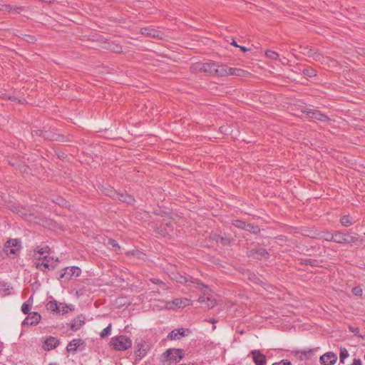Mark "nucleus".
<instances>
[{"mask_svg":"<svg viewBox=\"0 0 365 365\" xmlns=\"http://www.w3.org/2000/svg\"><path fill=\"white\" fill-rule=\"evenodd\" d=\"M168 276L173 280L175 281L178 283L183 284L187 286H190V284H194L195 287L200 291H205L207 289V286L202 282H200L197 279H195L190 275H187L186 273H181L178 271L175 268V265L171 266L167 268Z\"/></svg>","mask_w":365,"mask_h":365,"instance_id":"1","label":"nucleus"},{"mask_svg":"<svg viewBox=\"0 0 365 365\" xmlns=\"http://www.w3.org/2000/svg\"><path fill=\"white\" fill-rule=\"evenodd\" d=\"M185 355V350L182 349H168L160 357V361L164 365H170L171 364H177L184 358Z\"/></svg>","mask_w":365,"mask_h":365,"instance_id":"2","label":"nucleus"},{"mask_svg":"<svg viewBox=\"0 0 365 365\" xmlns=\"http://www.w3.org/2000/svg\"><path fill=\"white\" fill-rule=\"evenodd\" d=\"M110 346L115 350L125 351L131 347L132 341L125 335H119L111 338Z\"/></svg>","mask_w":365,"mask_h":365,"instance_id":"3","label":"nucleus"},{"mask_svg":"<svg viewBox=\"0 0 365 365\" xmlns=\"http://www.w3.org/2000/svg\"><path fill=\"white\" fill-rule=\"evenodd\" d=\"M41 259H42V262H37L36 267L43 272H45V269L43 267L48 270H53L57 267L58 263V258L54 260L53 257L48 256H44L43 258L40 257L39 260Z\"/></svg>","mask_w":365,"mask_h":365,"instance_id":"4","label":"nucleus"},{"mask_svg":"<svg viewBox=\"0 0 365 365\" xmlns=\"http://www.w3.org/2000/svg\"><path fill=\"white\" fill-rule=\"evenodd\" d=\"M21 250V242L18 239H11L6 241L4 251L7 255L17 256Z\"/></svg>","mask_w":365,"mask_h":365,"instance_id":"5","label":"nucleus"},{"mask_svg":"<svg viewBox=\"0 0 365 365\" xmlns=\"http://www.w3.org/2000/svg\"><path fill=\"white\" fill-rule=\"evenodd\" d=\"M331 239L333 242L340 244H353L358 241L357 237L340 232H335L331 236Z\"/></svg>","mask_w":365,"mask_h":365,"instance_id":"6","label":"nucleus"},{"mask_svg":"<svg viewBox=\"0 0 365 365\" xmlns=\"http://www.w3.org/2000/svg\"><path fill=\"white\" fill-rule=\"evenodd\" d=\"M81 270L78 267H66L61 270V273L58 277L59 280L69 281L73 277L80 276Z\"/></svg>","mask_w":365,"mask_h":365,"instance_id":"7","label":"nucleus"},{"mask_svg":"<svg viewBox=\"0 0 365 365\" xmlns=\"http://www.w3.org/2000/svg\"><path fill=\"white\" fill-rule=\"evenodd\" d=\"M248 256L252 257L254 259H256L258 260H262V259H269L270 255L266 249L259 247V248L252 249L250 251V254L248 255Z\"/></svg>","mask_w":365,"mask_h":365,"instance_id":"8","label":"nucleus"},{"mask_svg":"<svg viewBox=\"0 0 365 365\" xmlns=\"http://www.w3.org/2000/svg\"><path fill=\"white\" fill-rule=\"evenodd\" d=\"M140 34L148 37H152L158 39H163L165 37V35L161 31L150 27L142 28L140 29Z\"/></svg>","mask_w":365,"mask_h":365,"instance_id":"9","label":"nucleus"},{"mask_svg":"<svg viewBox=\"0 0 365 365\" xmlns=\"http://www.w3.org/2000/svg\"><path fill=\"white\" fill-rule=\"evenodd\" d=\"M41 319V317L40 314L38 312H32L29 314L28 317L25 318V319L22 322V325H31V326H35L37 324L39 323L40 320Z\"/></svg>","mask_w":365,"mask_h":365,"instance_id":"10","label":"nucleus"},{"mask_svg":"<svg viewBox=\"0 0 365 365\" xmlns=\"http://www.w3.org/2000/svg\"><path fill=\"white\" fill-rule=\"evenodd\" d=\"M59 344V339L53 336H48L44 340L42 348L46 351H50L56 348Z\"/></svg>","mask_w":365,"mask_h":365,"instance_id":"11","label":"nucleus"},{"mask_svg":"<svg viewBox=\"0 0 365 365\" xmlns=\"http://www.w3.org/2000/svg\"><path fill=\"white\" fill-rule=\"evenodd\" d=\"M196 66L200 71L208 73L210 74H215L217 63L214 62H208L198 63Z\"/></svg>","mask_w":365,"mask_h":365,"instance_id":"12","label":"nucleus"},{"mask_svg":"<svg viewBox=\"0 0 365 365\" xmlns=\"http://www.w3.org/2000/svg\"><path fill=\"white\" fill-rule=\"evenodd\" d=\"M337 360V356L334 352H327L321 356V364L324 365H332Z\"/></svg>","mask_w":365,"mask_h":365,"instance_id":"13","label":"nucleus"},{"mask_svg":"<svg viewBox=\"0 0 365 365\" xmlns=\"http://www.w3.org/2000/svg\"><path fill=\"white\" fill-rule=\"evenodd\" d=\"M210 238L217 243H220L223 246L230 245L231 240L226 235H222L219 234H211Z\"/></svg>","mask_w":365,"mask_h":365,"instance_id":"14","label":"nucleus"},{"mask_svg":"<svg viewBox=\"0 0 365 365\" xmlns=\"http://www.w3.org/2000/svg\"><path fill=\"white\" fill-rule=\"evenodd\" d=\"M253 361L255 365H265L266 364V356L265 355L260 353L259 351L253 350L251 351Z\"/></svg>","mask_w":365,"mask_h":365,"instance_id":"15","label":"nucleus"},{"mask_svg":"<svg viewBox=\"0 0 365 365\" xmlns=\"http://www.w3.org/2000/svg\"><path fill=\"white\" fill-rule=\"evenodd\" d=\"M148 350L149 346L145 341H140L136 345L135 354L141 359L146 355Z\"/></svg>","mask_w":365,"mask_h":365,"instance_id":"16","label":"nucleus"},{"mask_svg":"<svg viewBox=\"0 0 365 365\" xmlns=\"http://www.w3.org/2000/svg\"><path fill=\"white\" fill-rule=\"evenodd\" d=\"M84 344V341L81 339H74L69 342L66 347L68 352H76L78 347Z\"/></svg>","mask_w":365,"mask_h":365,"instance_id":"17","label":"nucleus"},{"mask_svg":"<svg viewBox=\"0 0 365 365\" xmlns=\"http://www.w3.org/2000/svg\"><path fill=\"white\" fill-rule=\"evenodd\" d=\"M312 352H313V351L311 350V349L308 350V351H306V350H302V351L295 350V351H292V354H294V356L295 357H297V359H299V360H301V361L307 360V359H310L312 355Z\"/></svg>","mask_w":365,"mask_h":365,"instance_id":"18","label":"nucleus"},{"mask_svg":"<svg viewBox=\"0 0 365 365\" xmlns=\"http://www.w3.org/2000/svg\"><path fill=\"white\" fill-rule=\"evenodd\" d=\"M40 134L39 136H42L44 139L48 140H58L61 137H63L62 135L53 133L49 131L39 130Z\"/></svg>","mask_w":365,"mask_h":365,"instance_id":"19","label":"nucleus"},{"mask_svg":"<svg viewBox=\"0 0 365 365\" xmlns=\"http://www.w3.org/2000/svg\"><path fill=\"white\" fill-rule=\"evenodd\" d=\"M117 197L120 201L129 205H132L135 202L134 197L127 193H118Z\"/></svg>","mask_w":365,"mask_h":365,"instance_id":"20","label":"nucleus"},{"mask_svg":"<svg viewBox=\"0 0 365 365\" xmlns=\"http://www.w3.org/2000/svg\"><path fill=\"white\" fill-rule=\"evenodd\" d=\"M230 67H228L225 65H218L217 64L216 69H215V74L220 76H229Z\"/></svg>","mask_w":365,"mask_h":365,"instance_id":"21","label":"nucleus"},{"mask_svg":"<svg viewBox=\"0 0 365 365\" xmlns=\"http://www.w3.org/2000/svg\"><path fill=\"white\" fill-rule=\"evenodd\" d=\"M106 48L108 50L116 53H121L123 52L121 45L114 41L107 43Z\"/></svg>","mask_w":365,"mask_h":365,"instance_id":"22","label":"nucleus"},{"mask_svg":"<svg viewBox=\"0 0 365 365\" xmlns=\"http://www.w3.org/2000/svg\"><path fill=\"white\" fill-rule=\"evenodd\" d=\"M185 331L183 328L177 329L173 330L168 334V338L170 340L178 339H180L178 335L183 336L185 335Z\"/></svg>","mask_w":365,"mask_h":365,"instance_id":"23","label":"nucleus"},{"mask_svg":"<svg viewBox=\"0 0 365 365\" xmlns=\"http://www.w3.org/2000/svg\"><path fill=\"white\" fill-rule=\"evenodd\" d=\"M84 323V320L81 319L80 317H78L73 320L71 324V329L73 331H77Z\"/></svg>","mask_w":365,"mask_h":365,"instance_id":"24","label":"nucleus"},{"mask_svg":"<svg viewBox=\"0 0 365 365\" xmlns=\"http://www.w3.org/2000/svg\"><path fill=\"white\" fill-rule=\"evenodd\" d=\"M47 310L50 312H56L58 313V311H60V307L58 305L57 302L53 301H49L46 305Z\"/></svg>","mask_w":365,"mask_h":365,"instance_id":"25","label":"nucleus"},{"mask_svg":"<svg viewBox=\"0 0 365 365\" xmlns=\"http://www.w3.org/2000/svg\"><path fill=\"white\" fill-rule=\"evenodd\" d=\"M103 194L108 197H110L111 198H114L117 197L118 192L113 189V187H104L102 190Z\"/></svg>","mask_w":365,"mask_h":365,"instance_id":"26","label":"nucleus"},{"mask_svg":"<svg viewBox=\"0 0 365 365\" xmlns=\"http://www.w3.org/2000/svg\"><path fill=\"white\" fill-rule=\"evenodd\" d=\"M253 234H257L259 232L260 230L257 225H253L250 223H247L246 229L245 230Z\"/></svg>","mask_w":365,"mask_h":365,"instance_id":"27","label":"nucleus"},{"mask_svg":"<svg viewBox=\"0 0 365 365\" xmlns=\"http://www.w3.org/2000/svg\"><path fill=\"white\" fill-rule=\"evenodd\" d=\"M6 6H8L9 8H4L3 11L15 12L16 14H19L23 10V8L21 6H13L9 4H6Z\"/></svg>","mask_w":365,"mask_h":365,"instance_id":"28","label":"nucleus"},{"mask_svg":"<svg viewBox=\"0 0 365 365\" xmlns=\"http://www.w3.org/2000/svg\"><path fill=\"white\" fill-rule=\"evenodd\" d=\"M228 71H230L229 76H242L243 73L245 72L242 69L231 68V67L230 68V70H228Z\"/></svg>","mask_w":365,"mask_h":365,"instance_id":"29","label":"nucleus"},{"mask_svg":"<svg viewBox=\"0 0 365 365\" xmlns=\"http://www.w3.org/2000/svg\"><path fill=\"white\" fill-rule=\"evenodd\" d=\"M232 225L239 229L245 230L246 229L247 222L240 220H235L232 221Z\"/></svg>","mask_w":365,"mask_h":365,"instance_id":"30","label":"nucleus"},{"mask_svg":"<svg viewBox=\"0 0 365 365\" xmlns=\"http://www.w3.org/2000/svg\"><path fill=\"white\" fill-rule=\"evenodd\" d=\"M50 247L48 245L44 246H38L35 251L37 252L40 255H43L44 253H49L50 252Z\"/></svg>","mask_w":365,"mask_h":365,"instance_id":"31","label":"nucleus"},{"mask_svg":"<svg viewBox=\"0 0 365 365\" xmlns=\"http://www.w3.org/2000/svg\"><path fill=\"white\" fill-rule=\"evenodd\" d=\"M150 281L153 283V284H158L160 288L163 290H166L168 289V286L167 284L163 282V281H161L160 279H157V278H151L150 279Z\"/></svg>","mask_w":365,"mask_h":365,"instance_id":"32","label":"nucleus"},{"mask_svg":"<svg viewBox=\"0 0 365 365\" xmlns=\"http://www.w3.org/2000/svg\"><path fill=\"white\" fill-rule=\"evenodd\" d=\"M108 245L113 247V250L116 252H118L120 250V247L118 245V242L113 239H108Z\"/></svg>","mask_w":365,"mask_h":365,"instance_id":"33","label":"nucleus"},{"mask_svg":"<svg viewBox=\"0 0 365 365\" xmlns=\"http://www.w3.org/2000/svg\"><path fill=\"white\" fill-rule=\"evenodd\" d=\"M205 307H207V309H212L216 305L217 302L215 299H212L211 297H207L206 298V302H205Z\"/></svg>","mask_w":365,"mask_h":365,"instance_id":"34","label":"nucleus"},{"mask_svg":"<svg viewBox=\"0 0 365 365\" xmlns=\"http://www.w3.org/2000/svg\"><path fill=\"white\" fill-rule=\"evenodd\" d=\"M340 222L344 227H349L352 225V222L349 219V216L346 215L341 217Z\"/></svg>","mask_w":365,"mask_h":365,"instance_id":"35","label":"nucleus"},{"mask_svg":"<svg viewBox=\"0 0 365 365\" xmlns=\"http://www.w3.org/2000/svg\"><path fill=\"white\" fill-rule=\"evenodd\" d=\"M265 55L267 57L272 60H277L279 58V54L277 52L271 50L267 51L265 52Z\"/></svg>","mask_w":365,"mask_h":365,"instance_id":"36","label":"nucleus"},{"mask_svg":"<svg viewBox=\"0 0 365 365\" xmlns=\"http://www.w3.org/2000/svg\"><path fill=\"white\" fill-rule=\"evenodd\" d=\"M111 332V324H110L107 327L103 329L100 334L101 338H105L110 334Z\"/></svg>","mask_w":365,"mask_h":365,"instance_id":"37","label":"nucleus"},{"mask_svg":"<svg viewBox=\"0 0 365 365\" xmlns=\"http://www.w3.org/2000/svg\"><path fill=\"white\" fill-rule=\"evenodd\" d=\"M348 356H349V353H348L347 350L345 348L341 349L340 356H339L340 362L344 363V359Z\"/></svg>","mask_w":365,"mask_h":365,"instance_id":"38","label":"nucleus"},{"mask_svg":"<svg viewBox=\"0 0 365 365\" xmlns=\"http://www.w3.org/2000/svg\"><path fill=\"white\" fill-rule=\"evenodd\" d=\"M351 292L353 294L357 297H361L363 294V290L360 287H355L352 288Z\"/></svg>","mask_w":365,"mask_h":365,"instance_id":"39","label":"nucleus"},{"mask_svg":"<svg viewBox=\"0 0 365 365\" xmlns=\"http://www.w3.org/2000/svg\"><path fill=\"white\" fill-rule=\"evenodd\" d=\"M304 74L309 76V77H312V76H316L317 74H316V71L312 69V68H306L304 70Z\"/></svg>","mask_w":365,"mask_h":365,"instance_id":"40","label":"nucleus"},{"mask_svg":"<svg viewBox=\"0 0 365 365\" xmlns=\"http://www.w3.org/2000/svg\"><path fill=\"white\" fill-rule=\"evenodd\" d=\"M60 311H58V313L61 312L63 314L68 312V307L66 304L61 303L59 305Z\"/></svg>","mask_w":365,"mask_h":365,"instance_id":"41","label":"nucleus"},{"mask_svg":"<svg viewBox=\"0 0 365 365\" xmlns=\"http://www.w3.org/2000/svg\"><path fill=\"white\" fill-rule=\"evenodd\" d=\"M30 310V305L27 302H24L21 306V311L24 314H28Z\"/></svg>","mask_w":365,"mask_h":365,"instance_id":"42","label":"nucleus"},{"mask_svg":"<svg viewBox=\"0 0 365 365\" xmlns=\"http://www.w3.org/2000/svg\"><path fill=\"white\" fill-rule=\"evenodd\" d=\"M308 116L312 118L318 119V115H319V113L317 111H305Z\"/></svg>","mask_w":365,"mask_h":365,"instance_id":"43","label":"nucleus"},{"mask_svg":"<svg viewBox=\"0 0 365 365\" xmlns=\"http://www.w3.org/2000/svg\"><path fill=\"white\" fill-rule=\"evenodd\" d=\"M249 279L256 284H259L262 282L260 279L253 273L250 274Z\"/></svg>","mask_w":365,"mask_h":365,"instance_id":"44","label":"nucleus"},{"mask_svg":"<svg viewBox=\"0 0 365 365\" xmlns=\"http://www.w3.org/2000/svg\"><path fill=\"white\" fill-rule=\"evenodd\" d=\"M272 365H292V363L287 359H282L279 362H275Z\"/></svg>","mask_w":365,"mask_h":365,"instance_id":"45","label":"nucleus"},{"mask_svg":"<svg viewBox=\"0 0 365 365\" xmlns=\"http://www.w3.org/2000/svg\"><path fill=\"white\" fill-rule=\"evenodd\" d=\"M173 303L175 305V306H178V307H185L186 305L185 303H183L182 300L180 299H175Z\"/></svg>","mask_w":365,"mask_h":365,"instance_id":"46","label":"nucleus"},{"mask_svg":"<svg viewBox=\"0 0 365 365\" xmlns=\"http://www.w3.org/2000/svg\"><path fill=\"white\" fill-rule=\"evenodd\" d=\"M333 234L331 233H323V235H321V238H324L327 241H333V240L331 239V236H332Z\"/></svg>","mask_w":365,"mask_h":365,"instance_id":"47","label":"nucleus"},{"mask_svg":"<svg viewBox=\"0 0 365 365\" xmlns=\"http://www.w3.org/2000/svg\"><path fill=\"white\" fill-rule=\"evenodd\" d=\"M209 290V288L207 287V289H206L205 292L204 291H202L203 293H204V295L203 296H201L199 297L198 299V302H200V303H205L206 302V298L207 297H205V294L207 293V292Z\"/></svg>","mask_w":365,"mask_h":365,"instance_id":"48","label":"nucleus"},{"mask_svg":"<svg viewBox=\"0 0 365 365\" xmlns=\"http://www.w3.org/2000/svg\"><path fill=\"white\" fill-rule=\"evenodd\" d=\"M320 120H321V123L322 122H326L327 124H329L331 121V120L325 115L321 113V118H320Z\"/></svg>","mask_w":365,"mask_h":365,"instance_id":"49","label":"nucleus"},{"mask_svg":"<svg viewBox=\"0 0 365 365\" xmlns=\"http://www.w3.org/2000/svg\"><path fill=\"white\" fill-rule=\"evenodd\" d=\"M26 41L29 43H34L36 41V38L34 36L28 35Z\"/></svg>","mask_w":365,"mask_h":365,"instance_id":"50","label":"nucleus"},{"mask_svg":"<svg viewBox=\"0 0 365 365\" xmlns=\"http://www.w3.org/2000/svg\"><path fill=\"white\" fill-rule=\"evenodd\" d=\"M350 330L354 333V334H357L359 332V329L358 327L352 328L350 327Z\"/></svg>","mask_w":365,"mask_h":365,"instance_id":"51","label":"nucleus"},{"mask_svg":"<svg viewBox=\"0 0 365 365\" xmlns=\"http://www.w3.org/2000/svg\"><path fill=\"white\" fill-rule=\"evenodd\" d=\"M205 321L209 323H212V324H215L217 322L215 319H213V318H210V319H205Z\"/></svg>","mask_w":365,"mask_h":365,"instance_id":"52","label":"nucleus"},{"mask_svg":"<svg viewBox=\"0 0 365 365\" xmlns=\"http://www.w3.org/2000/svg\"><path fill=\"white\" fill-rule=\"evenodd\" d=\"M238 48H240V50L242 51L243 52H246L250 50L249 48H246L245 46H239Z\"/></svg>","mask_w":365,"mask_h":365,"instance_id":"53","label":"nucleus"},{"mask_svg":"<svg viewBox=\"0 0 365 365\" xmlns=\"http://www.w3.org/2000/svg\"><path fill=\"white\" fill-rule=\"evenodd\" d=\"M230 44L235 47L239 46V45L237 43L236 41H235V39H233V38H232V41H231Z\"/></svg>","mask_w":365,"mask_h":365,"instance_id":"54","label":"nucleus"},{"mask_svg":"<svg viewBox=\"0 0 365 365\" xmlns=\"http://www.w3.org/2000/svg\"><path fill=\"white\" fill-rule=\"evenodd\" d=\"M4 8H9L6 4H0V11H4Z\"/></svg>","mask_w":365,"mask_h":365,"instance_id":"55","label":"nucleus"},{"mask_svg":"<svg viewBox=\"0 0 365 365\" xmlns=\"http://www.w3.org/2000/svg\"><path fill=\"white\" fill-rule=\"evenodd\" d=\"M63 137H61L60 138V140H58V141H61V142H66L68 141L67 140H66V137L64 135H62Z\"/></svg>","mask_w":365,"mask_h":365,"instance_id":"56","label":"nucleus"},{"mask_svg":"<svg viewBox=\"0 0 365 365\" xmlns=\"http://www.w3.org/2000/svg\"><path fill=\"white\" fill-rule=\"evenodd\" d=\"M39 130H34V132L35 133V134H36V135H39V134H40V131H39Z\"/></svg>","mask_w":365,"mask_h":365,"instance_id":"57","label":"nucleus"},{"mask_svg":"<svg viewBox=\"0 0 365 365\" xmlns=\"http://www.w3.org/2000/svg\"><path fill=\"white\" fill-rule=\"evenodd\" d=\"M361 54L365 56V51H363V52Z\"/></svg>","mask_w":365,"mask_h":365,"instance_id":"58","label":"nucleus"},{"mask_svg":"<svg viewBox=\"0 0 365 365\" xmlns=\"http://www.w3.org/2000/svg\"><path fill=\"white\" fill-rule=\"evenodd\" d=\"M364 235H365V232H364Z\"/></svg>","mask_w":365,"mask_h":365,"instance_id":"59","label":"nucleus"}]
</instances>
